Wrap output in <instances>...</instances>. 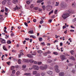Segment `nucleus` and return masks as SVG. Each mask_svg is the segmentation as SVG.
Masks as SVG:
<instances>
[{
  "mask_svg": "<svg viewBox=\"0 0 76 76\" xmlns=\"http://www.w3.org/2000/svg\"><path fill=\"white\" fill-rule=\"evenodd\" d=\"M19 64H20L21 63V62L20 61V59H19L18 61Z\"/></svg>",
  "mask_w": 76,
  "mask_h": 76,
  "instance_id": "79ce46f5",
  "label": "nucleus"
},
{
  "mask_svg": "<svg viewBox=\"0 0 76 76\" xmlns=\"http://www.w3.org/2000/svg\"><path fill=\"white\" fill-rule=\"evenodd\" d=\"M53 13V10H52L49 13V15H51V13Z\"/></svg>",
  "mask_w": 76,
  "mask_h": 76,
  "instance_id": "c9c22d12",
  "label": "nucleus"
},
{
  "mask_svg": "<svg viewBox=\"0 0 76 76\" xmlns=\"http://www.w3.org/2000/svg\"><path fill=\"white\" fill-rule=\"evenodd\" d=\"M38 65H40L41 64H42V62H38L37 63Z\"/></svg>",
  "mask_w": 76,
  "mask_h": 76,
  "instance_id": "f704fd0d",
  "label": "nucleus"
},
{
  "mask_svg": "<svg viewBox=\"0 0 76 76\" xmlns=\"http://www.w3.org/2000/svg\"><path fill=\"white\" fill-rule=\"evenodd\" d=\"M5 10L6 12H7V11H8V9L7 8H6Z\"/></svg>",
  "mask_w": 76,
  "mask_h": 76,
  "instance_id": "5fc2aeb1",
  "label": "nucleus"
},
{
  "mask_svg": "<svg viewBox=\"0 0 76 76\" xmlns=\"http://www.w3.org/2000/svg\"><path fill=\"white\" fill-rule=\"evenodd\" d=\"M53 54L55 55H58V53L57 52H54L53 53Z\"/></svg>",
  "mask_w": 76,
  "mask_h": 76,
  "instance_id": "e433bc0d",
  "label": "nucleus"
},
{
  "mask_svg": "<svg viewBox=\"0 0 76 76\" xmlns=\"http://www.w3.org/2000/svg\"><path fill=\"white\" fill-rule=\"evenodd\" d=\"M54 67L56 72H57V73H59V72H60V70L59 69H58V65H56Z\"/></svg>",
  "mask_w": 76,
  "mask_h": 76,
  "instance_id": "7ed1b4c3",
  "label": "nucleus"
},
{
  "mask_svg": "<svg viewBox=\"0 0 76 76\" xmlns=\"http://www.w3.org/2000/svg\"><path fill=\"white\" fill-rule=\"evenodd\" d=\"M23 44H25L26 43V40H24L23 42Z\"/></svg>",
  "mask_w": 76,
  "mask_h": 76,
  "instance_id": "bf43d9fd",
  "label": "nucleus"
},
{
  "mask_svg": "<svg viewBox=\"0 0 76 76\" xmlns=\"http://www.w3.org/2000/svg\"><path fill=\"white\" fill-rule=\"evenodd\" d=\"M40 23L41 24L42 23H44V21L43 20H41L40 21Z\"/></svg>",
  "mask_w": 76,
  "mask_h": 76,
  "instance_id": "a19ab883",
  "label": "nucleus"
},
{
  "mask_svg": "<svg viewBox=\"0 0 76 76\" xmlns=\"http://www.w3.org/2000/svg\"><path fill=\"white\" fill-rule=\"evenodd\" d=\"M30 37L31 38H36V37H35V36H33L32 35H31L30 36Z\"/></svg>",
  "mask_w": 76,
  "mask_h": 76,
  "instance_id": "a878e982",
  "label": "nucleus"
},
{
  "mask_svg": "<svg viewBox=\"0 0 76 76\" xmlns=\"http://www.w3.org/2000/svg\"><path fill=\"white\" fill-rule=\"evenodd\" d=\"M32 1V0H28V1H26V3L27 4H29Z\"/></svg>",
  "mask_w": 76,
  "mask_h": 76,
  "instance_id": "9d476101",
  "label": "nucleus"
},
{
  "mask_svg": "<svg viewBox=\"0 0 76 76\" xmlns=\"http://www.w3.org/2000/svg\"><path fill=\"white\" fill-rule=\"evenodd\" d=\"M39 41H42V37H40L39 38Z\"/></svg>",
  "mask_w": 76,
  "mask_h": 76,
  "instance_id": "c756f323",
  "label": "nucleus"
},
{
  "mask_svg": "<svg viewBox=\"0 0 76 76\" xmlns=\"http://www.w3.org/2000/svg\"><path fill=\"white\" fill-rule=\"evenodd\" d=\"M25 39L27 41H28V40H29V38H26Z\"/></svg>",
  "mask_w": 76,
  "mask_h": 76,
  "instance_id": "13d9d810",
  "label": "nucleus"
},
{
  "mask_svg": "<svg viewBox=\"0 0 76 76\" xmlns=\"http://www.w3.org/2000/svg\"><path fill=\"white\" fill-rule=\"evenodd\" d=\"M1 12H4V10H1Z\"/></svg>",
  "mask_w": 76,
  "mask_h": 76,
  "instance_id": "0e129e2a",
  "label": "nucleus"
},
{
  "mask_svg": "<svg viewBox=\"0 0 76 76\" xmlns=\"http://www.w3.org/2000/svg\"><path fill=\"white\" fill-rule=\"evenodd\" d=\"M74 51L73 50H72L71 51H70V53H71V54L72 55H73V54H74Z\"/></svg>",
  "mask_w": 76,
  "mask_h": 76,
  "instance_id": "bb28decb",
  "label": "nucleus"
},
{
  "mask_svg": "<svg viewBox=\"0 0 76 76\" xmlns=\"http://www.w3.org/2000/svg\"><path fill=\"white\" fill-rule=\"evenodd\" d=\"M47 68V65H44L42 66H40L39 67V68L41 70H45Z\"/></svg>",
  "mask_w": 76,
  "mask_h": 76,
  "instance_id": "f03ea898",
  "label": "nucleus"
},
{
  "mask_svg": "<svg viewBox=\"0 0 76 76\" xmlns=\"http://www.w3.org/2000/svg\"><path fill=\"white\" fill-rule=\"evenodd\" d=\"M37 73V71H34L33 72V75H36Z\"/></svg>",
  "mask_w": 76,
  "mask_h": 76,
  "instance_id": "aec40b11",
  "label": "nucleus"
},
{
  "mask_svg": "<svg viewBox=\"0 0 76 76\" xmlns=\"http://www.w3.org/2000/svg\"><path fill=\"white\" fill-rule=\"evenodd\" d=\"M64 75V73L62 72H60L59 74V75L60 76H63Z\"/></svg>",
  "mask_w": 76,
  "mask_h": 76,
  "instance_id": "9b49d317",
  "label": "nucleus"
},
{
  "mask_svg": "<svg viewBox=\"0 0 76 76\" xmlns=\"http://www.w3.org/2000/svg\"><path fill=\"white\" fill-rule=\"evenodd\" d=\"M20 54L21 56H23V55H24V54H23V52H21L20 53Z\"/></svg>",
  "mask_w": 76,
  "mask_h": 76,
  "instance_id": "49530a36",
  "label": "nucleus"
},
{
  "mask_svg": "<svg viewBox=\"0 0 76 76\" xmlns=\"http://www.w3.org/2000/svg\"><path fill=\"white\" fill-rule=\"evenodd\" d=\"M14 3H18V0H13Z\"/></svg>",
  "mask_w": 76,
  "mask_h": 76,
  "instance_id": "473e14b6",
  "label": "nucleus"
},
{
  "mask_svg": "<svg viewBox=\"0 0 76 76\" xmlns=\"http://www.w3.org/2000/svg\"><path fill=\"white\" fill-rule=\"evenodd\" d=\"M12 73L13 74H15V70H13L12 72Z\"/></svg>",
  "mask_w": 76,
  "mask_h": 76,
  "instance_id": "58836bf2",
  "label": "nucleus"
},
{
  "mask_svg": "<svg viewBox=\"0 0 76 76\" xmlns=\"http://www.w3.org/2000/svg\"><path fill=\"white\" fill-rule=\"evenodd\" d=\"M16 73H17V75H19V73H20V72H19V71H18V72H17Z\"/></svg>",
  "mask_w": 76,
  "mask_h": 76,
  "instance_id": "09e8293b",
  "label": "nucleus"
},
{
  "mask_svg": "<svg viewBox=\"0 0 76 76\" xmlns=\"http://www.w3.org/2000/svg\"><path fill=\"white\" fill-rule=\"evenodd\" d=\"M15 69V66H13L11 67V70H13Z\"/></svg>",
  "mask_w": 76,
  "mask_h": 76,
  "instance_id": "7c9ffc66",
  "label": "nucleus"
},
{
  "mask_svg": "<svg viewBox=\"0 0 76 76\" xmlns=\"http://www.w3.org/2000/svg\"><path fill=\"white\" fill-rule=\"evenodd\" d=\"M48 22H50V23H51V22H52V20H48Z\"/></svg>",
  "mask_w": 76,
  "mask_h": 76,
  "instance_id": "e2e57ef3",
  "label": "nucleus"
},
{
  "mask_svg": "<svg viewBox=\"0 0 76 76\" xmlns=\"http://www.w3.org/2000/svg\"><path fill=\"white\" fill-rule=\"evenodd\" d=\"M23 62L26 63H28V59H24L23 60Z\"/></svg>",
  "mask_w": 76,
  "mask_h": 76,
  "instance_id": "ddd939ff",
  "label": "nucleus"
},
{
  "mask_svg": "<svg viewBox=\"0 0 76 76\" xmlns=\"http://www.w3.org/2000/svg\"><path fill=\"white\" fill-rule=\"evenodd\" d=\"M26 67V66L25 65H24L22 66L23 68H25Z\"/></svg>",
  "mask_w": 76,
  "mask_h": 76,
  "instance_id": "4c0bfd02",
  "label": "nucleus"
},
{
  "mask_svg": "<svg viewBox=\"0 0 76 76\" xmlns=\"http://www.w3.org/2000/svg\"><path fill=\"white\" fill-rule=\"evenodd\" d=\"M24 75L25 76H31V73H25L24 74Z\"/></svg>",
  "mask_w": 76,
  "mask_h": 76,
  "instance_id": "0eeeda50",
  "label": "nucleus"
},
{
  "mask_svg": "<svg viewBox=\"0 0 76 76\" xmlns=\"http://www.w3.org/2000/svg\"><path fill=\"white\" fill-rule=\"evenodd\" d=\"M12 53H15L16 52V51L15 50H12Z\"/></svg>",
  "mask_w": 76,
  "mask_h": 76,
  "instance_id": "603ef678",
  "label": "nucleus"
},
{
  "mask_svg": "<svg viewBox=\"0 0 76 76\" xmlns=\"http://www.w3.org/2000/svg\"><path fill=\"white\" fill-rule=\"evenodd\" d=\"M72 7H75L76 6V4H74L73 3H72Z\"/></svg>",
  "mask_w": 76,
  "mask_h": 76,
  "instance_id": "6ab92c4d",
  "label": "nucleus"
},
{
  "mask_svg": "<svg viewBox=\"0 0 76 76\" xmlns=\"http://www.w3.org/2000/svg\"><path fill=\"white\" fill-rule=\"evenodd\" d=\"M28 34H34V31L33 30L30 31L28 32Z\"/></svg>",
  "mask_w": 76,
  "mask_h": 76,
  "instance_id": "dca6fc26",
  "label": "nucleus"
},
{
  "mask_svg": "<svg viewBox=\"0 0 76 76\" xmlns=\"http://www.w3.org/2000/svg\"><path fill=\"white\" fill-rule=\"evenodd\" d=\"M66 11V13L63 14L62 15V17L64 19H66V18H68V17L70 16L69 14L71 13V11H69V10H68Z\"/></svg>",
  "mask_w": 76,
  "mask_h": 76,
  "instance_id": "f257e3e1",
  "label": "nucleus"
},
{
  "mask_svg": "<svg viewBox=\"0 0 76 76\" xmlns=\"http://www.w3.org/2000/svg\"><path fill=\"white\" fill-rule=\"evenodd\" d=\"M37 52L38 53H39V54H41L42 53V51L41 50H38Z\"/></svg>",
  "mask_w": 76,
  "mask_h": 76,
  "instance_id": "393cba45",
  "label": "nucleus"
},
{
  "mask_svg": "<svg viewBox=\"0 0 76 76\" xmlns=\"http://www.w3.org/2000/svg\"><path fill=\"white\" fill-rule=\"evenodd\" d=\"M64 54H65V56H69V55H68V54H67V53H66L65 54V53H64Z\"/></svg>",
  "mask_w": 76,
  "mask_h": 76,
  "instance_id": "864d4df0",
  "label": "nucleus"
},
{
  "mask_svg": "<svg viewBox=\"0 0 76 76\" xmlns=\"http://www.w3.org/2000/svg\"><path fill=\"white\" fill-rule=\"evenodd\" d=\"M31 55L33 56H35L36 55V52H34L33 53H31Z\"/></svg>",
  "mask_w": 76,
  "mask_h": 76,
  "instance_id": "412c9836",
  "label": "nucleus"
},
{
  "mask_svg": "<svg viewBox=\"0 0 76 76\" xmlns=\"http://www.w3.org/2000/svg\"><path fill=\"white\" fill-rule=\"evenodd\" d=\"M42 7L43 8V10H45V5H43L42 6Z\"/></svg>",
  "mask_w": 76,
  "mask_h": 76,
  "instance_id": "b1692460",
  "label": "nucleus"
},
{
  "mask_svg": "<svg viewBox=\"0 0 76 76\" xmlns=\"http://www.w3.org/2000/svg\"><path fill=\"white\" fill-rule=\"evenodd\" d=\"M44 0H38L37 1V3H41V2H42Z\"/></svg>",
  "mask_w": 76,
  "mask_h": 76,
  "instance_id": "a211bd4d",
  "label": "nucleus"
},
{
  "mask_svg": "<svg viewBox=\"0 0 76 76\" xmlns=\"http://www.w3.org/2000/svg\"><path fill=\"white\" fill-rule=\"evenodd\" d=\"M20 8L19 7H18L17 6H16L15 8H14V10H16L18 9V10H19V9H20Z\"/></svg>",
  "mask_w": 76,
  "mask_h": 76,
  "instance_id": "2eb2a0df",
  "label": "nucleus"
},
{
  "mask_svg": "<svg viewBox=\"0 0 76 76\" xmlns=\"http://www.w3.org/2000/svg\"><path fill=\"white\" fill-rule=\"evenodd\" d=\"M57 10H56L55 11V12H54L55 14H57Z\"/></svg>",
  "mask_w": 76,
  "mask_h": 76,
  "instance_id": "37998d69",
  "label": "nucleus"
},
{
  "mask_svg": "<svg viewBox=\"0 0 76 76\" xmlns=\"http://www.w3.org/2000/svg\"><path fill=\"white\" fill-rule=\"evenodd\" d=\"M70 59H71V60H75V59L74 58V57L73 56H71L70 58H69Z\"/></svg>",
  "mask_w": 76,
  "mask_h": 76,
  "instance_id": "f3484780",
  "label": "nucleus"
},
{
  "mask_svg": "<svg viewBox=\"0 0 76 76\" xmlns=\"http://www.w3.org/2000/svg\"><path fill=\"white\" fill-rule=\"evenodd\" d=\"M58 3H59L58 2H56L55 6H58Z\"/></svg>",
  "mask_w": 76,
  "mask_h": 76,
  "instance_id": "a18cd8bd",
  "label": "nucleus"
},
{
  "mask_svg": "<svg viewBox=\"0 0 76 76\" xmlns=\"http://www.w3.org/2000/svg\"><path fill=\"white\" fill-rule=\"evenodd\" d=\"M70 27L71 28H73L74 29V28H75V27L73 26H71Z\"/></svg>",
  "mask_w": 76,
  "mask_h": 76,
  "instance_id": "4d7b16f0",
  "label": "nucleus"
},
{
  "mask_svg": "<svg viewBox=\"0 0 76 76\" xmlns=\"http://www.w3.org/2000/svg\"><path fill=\"white\" fill-rule=\"evenodd\" d=\"M34 61L32 59H30L28 60V63H29V62H30V63H34Z\"/></svg>",
  "mask_w": 76,
  "mask_h": 76,
  "instance_id": "f8f14e48",
  "label": "nucleus"
},
{
  "mask_svg": "<svg viewBox=\"0 0 76 76\" xmlns=\"http://www.w3.org/2000/svg\"><path fill=\"white\" fill-rule=\"evenodd\" d=\"M2 71H3L1 72V73H4L6 72V71H4V70H3V69L2 70Z\"/></svg>",
  "mask_w": 76,
  "mask_h": 76,
  "instance_id": "680f3d73",
  "label": "nucleus"
},
{
  "mask_svg": "<svg viewBox=\"0 0 76 76\" xmlns=\"http://www.w3.org/2000/svg\"><path fill=\"white\" fill-rule=\"evenodd\" d=\"M6 3V0L2 2V4H3V5H5Z\"/></svg>",
  "mask_w": 76,
  "mask_h": 76,
  "instance_id": "4468645a",
  "label": "nucleus"
},
{
  "mask_svg": "<svg viewBox=\"0 0 76 76\" xmlns=\"http://www.w3.org/2000/svg\"><path fill=\"white\" fill-rule=\"evenodd\" d=\"M34 7V5L33 4H32L30 6L31 8H33Z\"/></svg>",
  "mask_w": 76,
  "mask_h": 76,
  "instance_id": "c03bdc74",
  "label": "nucleus"
},
{
  "mask_svg": "<svg viewBox=\"0 0 76 76\" xmlns=\"http://www.w3.org/2000/svg\"><path fill=\"white\" fill-rule=\"evenodd\" d=\"M34 64H37V63H37V62L36 61H34Z\"/></svg>",
  "mask_w": 76,
  "mask_h": 76,
  "instance_id": "69168bd1",
  "label": "nucleus"
},
{
  "mask_svg": "<svg viewBox=\"0 0 76 76\" xmlns=\"http://www.w3.org/2000/svg\"><path fill=\"white\" fill-rule=\"evenodd\" d=\"M36 76H40V74L39 73H37L36 75Z\"/></svg>",
  "mask_w": 76,
  "mask_h": 76,
  "instance_id": "8fccbe9b",
  "label": "nucleus"
},
{
  "mask_svg": "<svg viewBox=\"0 0 76 76\" xmlns=\"http://www.w3.org/2000/svg\"><path fill=\"white\" fill-rule=\"evenodd\" d=\"M47 73L48 75H51L53 74V72L51 71H47Z\"/></svg>",
  "mask_w": 76,
  "mask_h": 76,
  "instance_id": "6e6552de",
  "label": "nucleus"
},
{
  "mask_svg": "<svg viewBox=\"0 0 76 76\" xmlns=\"http://www.w3.org/2000/svg\"><path fill=\"white\" fill-rule=\"evenodd\" d=\"M7 44H11V41H10V40H8V41H7Z\"/></svg>",
  "mask_w": 76,
  "mask_h": 76,
  "instance_id": "cd10ccee",
  "label": "nucleus"
},
{
  "mask_svg": "<svg viewBox=\"0 0 76 76\" xmlns=\"http://www.w3.org/2000/svg\"><path fill=\"white\" fill-rule=\"evenodd\" d=\"M24 25H25L26 26H28V23L26 22H25L24 23Z\"/></svg>",
  "mask_w": 76,
  "mask_h": 76,
  "instance_id": "ea45409f",
  "label": "nucleus"
},
{
  "mask_svg": "<svg viewBox=\"0 0 76 76\" xmlns=\"http://www.w3.org/2000/svg\"><path fill=\"white\" fill-rule=\"evenodd\" d=\"M52 61H52V60H50V59H48V63H51V62H52Z\"/></svg>",
  "mask_w": 76,
  "mask_h": 76,
  "instance_id": "5701e85b",
  "label": "nucleus"
},
{
  "mask_svg": "<svg viewBox=\"0 0 76 76\" xmlns=\"http://www.w3.org/2000/svg\"><path fill=\"white\" fill-rule=\"evenodd\" d=\"M73 65V64H68V66H69V67H71V66H72Z\"/></svg>",
  "mask_w": 76,
  "mask_h": 76,
  "instance_id": "c85d7f7f",
  "label": "nucleus"
},
{
  "mask_svg": "<svg viewBox=\"0 0 76 76\" xmlns=\"http://www.w3.org/2000/svg\"><path fill=\"white\" fill-rule=\"evenodd\" d=\"M37 21V20L35 19H34L33 20V22H36Z\"/></svg>",
  "mask_w": 76,
  "mask_h": 76,
  "instance_id": "774afa93",
  "label": "nucleus"
},
{
  "mask_svg": "<svg viewBox=\"0 0 76 76\" xmlns=\"http://www.w3.org/2000/svg\"><path fill=\"white\" fill-rule=\"evenodd\" d=\"M27 56L29 57V58H33V57L32 55H31L30 54H27Z\"/></svg>",
  "mask_w": 76,
  "mask_h": 76,
  "instance_id": "1a4fd4ad",
  "label": "nucleus"
},
{
  "mask_svg": "<svg viewBox=\"0 0 76 76\" xmlns=\"http://www.w3.org/2000/svg\"><path fill=\"white\" fill-rule=\"evenodd\" d=\"M50 53H51V52L49 51H48V52L46 53V54H50Z\"/></svg>",
  "mask_w": 76,
  "mask_h": 76,
  "instance_id": "de8ad7c7",
  "label": "nucleus"
},
{
  "mask_svg": "<svg viewBox=\"0 0 76 76\" xmlns=\"http://www.w3.org/2000/svg\"><path fill=\"white\" fill-rule=\"evenodd\" d=\"M0 41L1 42V44H6V42L5 39H3L2 38H0Z\"/></svg>",
  "mask_w": 76,
  "mask_h": 76,
  "instance_id": "39448f33",
  "label": "nucleus"
},
{
  "mask_svg": "<svg viewBox=\"0 0 76 76\" xmlns=\"http://www.w3.org/2000/svg\"><path fill=\"white\" fill-rule=\"evenodd\" d=\"M41 75H42V76H45V73H44V72H42L41 73Z\"/></svg>",
  "mask_w": 76,
  "mask_h": 76,
  "instance_id": "2f4dec72",
  "label": "nucleus"
},
{
  "mask_svg": "<svg viewBox=\"0 0 76 76\" xmlns=\"http://www.w3.org/2000/svg\"><path fill=\"white\" fill-rule=\"evenodd\" d=\"M33 69H34V70H38V69H39V67L37 66H36V65H33Z\"/></svg>",
  "mask_w": 76,
  "mask_h": 76,
  "instance_id": "423d86ee",
  "label": "nucleus"
},
{
  "mask_svg": "<svg viewBox=\"0 0 76 76\" xmlns=\"http://www.w3.org/2000/svg\"><path fill=\"white\" fill-rule=\"evenodd\" d=\"M60 57L62 61H63V60H66V56H65L64 55H61L60 56Z\"/></svg>",
  "mask_w": 76,
  "mask_h": 76,
  "instance_id": "20e7f679",
  "label": "nucleus"
},
{
  "mask_svg": "<svg viewBox=\"0 0 76 76\" xmlns=\"http://www.w3.org/2000/svg\"><path fill=\"white\" fill-rule=\"evenodd\" d=\"M41 44H42L43 45H45V43L44 42H42Z\"/></svg>",
  "mask_w": 76,
  "mask_h": 76,
  "instance_id": "6e6d98bb",
  "label": "nucleus"
},
{
  "mask_svg": "<svg viewBox=\"0 0 76 76\" xmlns=\"http://www.w3.org/2000/svg\"><path fill=\"white\" fill-rule=\"evenodd\" d=\"M70 32H74L75 31V30H70Z\"/></svg>",
  "mask_w": 76,
  "mask_h": 76,
  "instance_id": "338daca9",
  "label": "nucleus"
},
{
  "mask_svg": "<svg viewBox=\"0 0 76 76\" xmlns=\"http://www.w3.org/2000/svg\"><path fill=\"white\" fill-rule=\"evenodd\" d=\"M4 32H5V33H6V34H7V31H6V30H4Z\"/></svg>",
  "mask_w": 76,
  "mask_h": 76,
  "instance_id": "052dcab7",
  "label": "nucleus"
},
{
  "mask_svg": "<svg viewBox=\"0 0 76 76\" xmlns=\"http://www.w3.org/2000/svg\"><path fill=\"white\" fill-rule=\"evenodd\" d=\"M75 72H76V71H75V70L73 69L72 70V72L73 73H75Z\"/></svg>",
  "mask_w": 76,
  "mask_h": 76,
  "instance_id": "72a5a7b5",
  "label": "nucleus"
},
{
  "mask_svg": "<svg viewBox=\"0 0 76 76\" xmlns=\"http://www.w3.org/2000/svg\"><path fill=\"white\" fill-rule=\"evenodd\" d=\"M3 49L4 50L7 51V49H6V46H3Z\"/></svg>",
  "mask_w": 76,
  "mask_h": 76,
  "instance_id": "4be33fe9",
  "label": "nucleus"
},
{
  "mask_svg": "<svg viewBox=\"0 0 76 76\" xmlns=\"http://www.w3.org/2000/svg\"><path fill=\"white\" fill-rule=\"evenodd\" d=\"M7 4H8L9 5H11V3L10 2H8Z\"/></svg>",
  "mask_w": 76,
  "mask_h": 76,
  "instance_id": "3c124183",
  "label": "nucleus"
}]
</instances>
